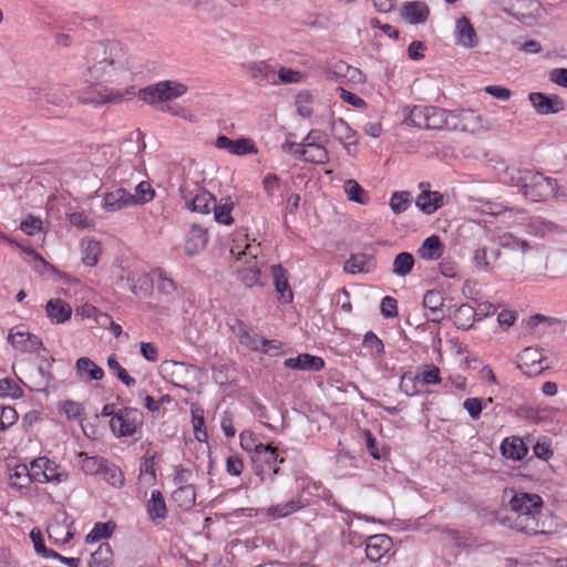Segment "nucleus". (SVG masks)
I'll list each match as a JSON object with an SVG mask.
<instances>
[{
	"mask_svg": "<svg viewBox=\"0 0 567 567\" xmlns=\"http://www.w3.org/2000/svg\"><path fill=\"white\" fill-rule=\"evenodd\" d=\"M392 539L384 534L372 535L367 539L365 555L373 563L381 558L391 549Z\"/></svg>",
	"mask_w": 567,
	"mask_h": 567,
	"instance_id": "nucleus-18",
	"label": "nucleus"
},
{
	"mask_svg": "<svg viewBox=\"0 0 567 567\" xmlns=\"http://www.w3.org/2000/svg\"><path fill=\"white\" fill-rule=\"evenodd\" d=\"M49 368H50V363L47 362L45 365H39L37 371L39 373V379L35 380V386L32 388L33 390H37V391H45L51 381L53 380V377L51 374V372L49 371Z\"/></svg>",
	"mask_w": 567,
	"mask_h": 567,
	"instance_id": "nucleus-62",
	"label": "nucleus"
},
{
	"mask_svg": "<svg viewBox=\"0 0 567 567\" xmlns=\"http://www.w3.org/2000/svg\"><path fill=\"white\" fill-rule=\"evenodd\" d=\"M109 484L121 487L124 484V475L121 468L114 464L105 463L101 474Z\"/></svg>",
	"mask_w": 567,
	"mask_h": 567,
	"instance_id": "nucleus-52",
	"label": "nucleus"
},
{
	"mask_svg": "<svg viewBox=\"0 0 567 567\" xmlns=\"http://www.w3.org/2000/svg\"><path fill=\"white\" fill-rule=\"evenodd\" d=\"M305 503L300 498L290 499L284 504L272 505L267 509L268 515L274 518L286 517L300 508L305 507Z\"/></svg>",
	"mask_w": 567,
	"mask_h": 567,
	"instance_id": "nucleus-37",
	"label": "nucleus"
},
{
	"mask_svg": "<svg viewBox=\"0 0 567 567\" xmlns=\"http://www.w3.org/2000/svg\"><path fill=\"white\" fill-rule=\"evenodd\" d=\"M75 373L82 381H100L104 377V371L101 367L94 363L87 357H81L75 362Z\"/></svg>",
	"mask_w": 567,
	"mask_h": 567,
	"instance_id": "nucleus-21",
	"label": "nucleus"
},
{
	"mask_svg": "<svg viewBox=\"0 0 567 567\" xmlns=\"http://www.w3.org/2000/svg\"><path fill=\"white\" fill-rule=\"evenodd\" d=\"M271 274L279 301L291 303L293 301V292L288 281V271L280 264H277L271 266Z\"/></svg>",
	"mask_w": 567,
	"mask_h": 567,
	"instance_id": "nucleus-17",
	"label": "nucleus"
},
{
	"mask_svg": "<svg viewBox=\"0 0 567 567\" xmlns=\"http://www.w3.org/2000/svg\"><path fill=\"white\" fill-rule=\"evenodd\" d=\"M527 168H519V167L512 166V167H507L502 175L503 183L508 186H512V187H517L519 193H522L524 195V197L527 195V193L532 188V182H516L515 179L517 176L513 172H523Z\"/></svg>",
	"mask_w": 567,
	"mask_h": 567,
	"instance_id": "nucleus-43",
	"label": "nucleus"
},
{
	"mask_svg": "<svg viewBox=\"0 0 567 567\" xmlns=\"http://www.w3.org/2000/svg\"><path fill=\"white\" fill-rule=\"evenodd\" d=\"M107 368L111 372H113L118 380H121L126 386H134L136 384V380L128 375L126 370L120 364L115 355H110L107 358Z\"/></svg>",
	"mask_w": 567,
	"mask_h": 567,
	"instance_id": "nucleus-53",
	"label": "nucleus"
},
{
	"mask_svg": "<svg viewBox=\"0 0 567 567\" xmlns=\"http://www.w3.org/2000/svg\"><path fill=\"white\" fill-rule=\"evenodd\" d=\"M423 306L429 309L431 313H437V317H433L431 321L441 322L444 319V298L440 291L429 290L423 297Z\"/></svg>",
	"mask_w": 567,
	"mask_h": 567,
	"instance_id": "nucleus-33",
	"label": "nucleus"
},
{
	"mask_svg": "<svg viewBox=\"0 0 567 567\" xmlns=\"http://www.w3.org/2000/svg\"><path fill=\"white\" fill-rule=\"evenodd\" d=\"M115 529V524L113 522L106 523H96L93 529L86 535V543L99 542L103 538H107L112 535Z\"/></svg>",
	"mask_w": 567,
	"mask_h": 567,
	"instance_id": "nucleus-49",
	"label": "nucleus"
},
{
	"mask_svg": "<svg viewBox=\"0 0 567 567\" xmlns=\"http://www.w3.org/2000/svg\"><path fill=\"white\" fill-rule=\"evenodd\" d=\"M509 514L498 516L502 525L526 535H549L555 530L554 518L544 509L543 498L535 493L517 492L508 503Z\"/></svg>",
	"mask_w": 567,
	"mask_h": 567,
	"instance_id": "nucleus-1",
	"label": "nucleus"
},
{
	"mask_svg": "<svg viewBox=\"0 0 567 567\" xmlns=\"http://www.w3.org/2000/svg\"><path fill=\"white\" fill-rule=\"evenodd\" d=\"M104 82H93L90 86L82 90L79 94V101L83 104L100 106L106 103H117L123 99V93L103 85Z\"/></svg>",
	"mask_w": 567,
	"mask_h": 567,
	"instance_id": "nucleus-9",
	"label": "nucleus"
},
{
	"mask_svg": "<svg viewBox=\"0 0 567 567\" xmlns=\"http://www.w3.org/2000/svg\"><path fill=\"white\" fill-rule=\"evenodd\" d=\"M85 73L92 82L112 83L126 70V58L123 47L117 41L93 43L84 56Z\"/></svg>",
	"mask_w": 567,
	"mask_h": 567,
	"instance_id": "nucleus-2",
	"label": "nucleus"
},
{
	"mask_svg": "<svg viewBox=\"0 0 567 567\" xmlns=\"http://www.w3.org/2000/svg\"><path fill=\"white\" fill-rule=\"evenodd\" d=\"M430 106L415 105L404 118V123L409 126L425 128L426 117Z\"/></svg>",
	"mask_w": 567,
	"mask_h": 567,
	"instance_id": "nucleus-48",
	"label": "nucleus"
},
{
	"mask_svg": "<svg viewBox=\"0 0 567 567\" xmlns=\"http://www.w3.org/2000/svg\"><path fill=\"white\" fill-rule=\"evenodd\" d=\"M528 100L540 115L556 114L565 110V102L558 95H548L540 92L529 93Z\"/></svg>",
	"mask_w": 567,
	"mask_h": 567,
	"instance_id": "nucleus-13",
	"label": "nucleus"
},
{
	"mask_svg": "<svg viewBox=\"0 0 567 567\" xmlns=\"http://www.w3.org/2000/svg\"><path fill=\"white\" fill-rule=\"evenodd\" d=\"M30 537L33 542L34 550L38 555H41L44 558H50V556H55V551L53 549H49L45 547L40 529L33 528L30 533Z\"/></svg>",
	"mask_w": 567,
	"mask_h": 567,
	"instance_id": "nucleus-59",
	"label": "nucleus"
},
{
	"mask_svg": "<svg viewBox=\"0 0 567 567\" xmlns=\"http://www.w3.org/2000/svg\"><path fill=\"white\" fill-rule=\"evenodd\" d=\"M343 188L350 200L361 205H365L368 203L369 195L357 181H346Z\"/></svg>",
	"mask_w": 567,
	"mask_h": 567,
	"instance_id": "nucleus-45",
	"label": "nucleus"
},
{
	"mask_svg": "<svg viewBox=\"0 0 567 567\" xmlns=\"http://www.w3.org/2000/svg\"><path fill=\"white\" fill-rule=\"evenodd\" d=\"M147 515L152 522L165 519L167 514L166 503L161 491L154 489L146 504Z\"/></svg>",
	"mask_w": 567,
	"mask_h": 567,
	"instance_id": "nucleus-28",
	"label": "nucleus"
},
{
	"mask_svg": "<svg viewBox=\"0 0 567 567\" xmlns=\"http://www.w3.org/2000/svg\"><path fill=\"white\" fill-rule=\"evenodd\" d=\"M32 482V474L29 472L27 465H17L9 474V485L17 489H22Z\"/></svg>",
	"mask_w": 567,
	"mask_h": 567,
	"instance_id": "nucleus-39",
	"label": "nucleus"
},
{
	"mask_svg": "<svg viewBox=\"0 0 567 567\" xmlns=\"http://www.w3.org/2000/svg\"><path fill=\"white\" fill-rule=\"evenodd\" d=\"M110 426L118 437L132 436L143 426V413L135 408L125 406L111 419Z\"/></svg>",
	"mask_w": 567,
	"mask_h": 567,
	"instance_id": "nucleus-8",
	"label": "nucleus"
},
{
	"mask_svg": "<svg viewBox=\"0 0 567 567\" xmlns=\"http://www.w3.org/2000/svg\"><path fill=\"white\" fill-rule=\"evenodd\" d=\"M154 460V455L145 457L140 467V477L145 480L147 484H153L156 480Z\"/></svg>",
	"mask_w": 567,
	"mask_h": 567,
	"instance_id": "nucleus-60",
	"label": "nucleus"
},
{
	"mask_svg": "<svg viewBox=\"0 0 567 567\" xmlns=\"http://www.w3.org/2000/svg\"><path fill=\"white\" fill-rule=\"evenodd\" d=\"M311 102H312V95L309 92H307V91L300 92L296 96L297 113L301 117H309V116H311V114H312V109L310 106Z\"/></svg>",
	"mask_w": 567,
	"mask_h": 567,
	"instance_id": "nucleus-58",
	"label": "nucleus"
},
{
	"mask_svg": "<svg viewBox=\"0 0 567 567\" xmlns=\"http://www.w3.org/2000/svg\"><path fill=\"white\" fill-rule=\"evenodd\" d=\"M505 12L513 16L517 20L527 22L535 18L536 12L540 8V3L536 0H497Z\"/></svg>",
	"mask_w": 567,
	"mask_h": 567,
	"instance_id": "nucleus-11",
	"label": "nucleus"
},
{
	"mask_svg": "<svg viewBox=\"0 0 567 567\" xmlns=\"http://www.w3.org/2000/svg\"><path fill=\"white\" fill-rule=\"evenodd\" d=\"M18 421V413L11 406L0 408V431H6Z\"/></svg>",
	"mask_w": 567,
	"mask_h": 567,
	"instance_id": "nucleus-64",
	"label": "nucleus"
},
{
	"mask_svg": "<svg viewBox=\"0 0 567 567\" xmlns=\"http://www.w3.org/2000/svg\"><path fill=\"white\" fill-rule=\"evenodd\" d=\"M475 319L476 311L472 306L463 303L457 308L455 313V324L457 326V328L464 330L470 329L472 328Z\"/></svg>",
	"mask_w": 567,
	"mask_h": 567,
	"instance_id": "nucleus-42",
	"label": "nucleus"
},
{
	"mask_svg": "<svg viewBox=\"0 0 567 567\" xmlns=\"http://www.w3.org/2000/svg\"><path fill=\"white\" fill-rule=\"evenodd\" d=\"M247 70L257 84H276L278 82L276 70L265 61L249 63Z\"/></svg>",
	"mask_w": 567,
	"mask_h": 567,
	"instance_id": "nucleus-22",
	"label": "nucleus"
},
{
	"mask_svg": "<svg viewBox=\"0 0 567 567\" xmlns=\"http://www.w3.org/2000/svg\"><path fill=\"white\" fill-rule=\"evenodd\" d=\"M82 260L86 266H95L101 255V245L97 240L82 241Z\"/></svg>",
	"mask_w": 567,
	"mask_h": 567,
	"instance_id": "nucleus-46",
	"label": "nucleus"
},
{
	"mask_svg": "<svg viewBox=\"0 0 567 567\" xmlns=\"http://www.w3.org/2000/svg\"><path fill=\"white\" fill-rule=\"evenodd\" d=\"M106 462L107 461L103 457L85 456L82 461L81 468L84 471V473L90 475L101 474Z\"/></svg>",
	"mask_w": 567,
	"mask_h": 567,
	"instance_id": "nucleus-57",
	"label": "nucleus"
},
{
	"mask_svg": "<svg viewBox=\"0 0 567 567\" xmlns=\"http://www.w3.org/2000/svg\"><path fill=\"white\" fill-rule=\"evenodd\" d=\"M173 502L182 509H190L196 499L195 486L192 484L182 485L172 494Z\"/></svg>",
	"mask_w": 567,
	"mask_h": 567,
	"instance_id": "nucleus-34",
	"label": "nucleus"
},
{
	"mask_svg": "<svg viewBox=\"0 0 567 567\" xmlns=\"http://www.w3.org/2000/svg\"><path fill=\"white\" fill-rule=\"evenodd\" d=\"M113 551L107 543L101 544L99 548L92 553L90 567H112Z\"/></svg>",
	"mask_w": 567,
	"mask_h": 567,
	"instance_id": "nucleus-38",
	"label": "nucleus"
},
{
	"mask_svg": "<svg viewBox=\"0 0 567 567\" xmlns=\"http://www.w3.org/2000/svg\"><path fill=\"white\" fill-rule=\"evenodd\" d=\"M330 73L336 78H344L347 81L355 84L365 81L364 74L358 68L351 66L343 61L336 62L331 66Z\"/></svg>",
	"mask_w": 567,
	"mask_h": 567,
	"instance_id": "nucleus-32",
	"label": "nucleus"
},
{
	"mask_svg": "<svg viewBox=\"0 0 567 567\" xmlns=\"http://www.w3.org/2000/svg\"><path fill=\"white\" fill-rule=\"evenodd\" d=\"M411 205V194L409 192H394L390 199V207L395 214L405 212Z\"/></svg>",
	"mask_w": 567,
	"mask_h": 567,
	"instance_id": "nucleus-55",
	"label": "nucleus"
},
{
	"mask_svg": "<svg viewBox=\"0 0 567 567\" xmlns=\"http://www.w3.org/2000/svg\"><path fill=\"white\" fill-rule=\"evenodd\" d=\"M155 190L148 182H141L135 187V194H132L134 205L145 204L154 198Z\"/></svg>",
	"mask_w": 567,
	"mask_h": 567,
	"instance_id": "nucleus-56",
	"label": "nucleus"
},
{
	"mask_svg": "<svg viewBox=\"0 0 567 567\" xmlns=\"http://www.w3.org/2000/svg\"><path fill=\"white\" fill-rule=\"evenodd\" d=\"M42 482H65L69 477V474L65 471H59V466L55 462L49 460V464H45L42 471Z\"/></svg>",
	"mask_w": 567,
	"mask_h": 567,
	"instance_id": "nucleus-54",
	"label": "nucleus"
},
{
	"mask_svg": "<svg viewBox=\"0 0 567 567\" xmlns=\"http://www.w3.org/2000/svg\"><path fill=\"white\" fill-rule=\"evenodd\" d=\"M284 458H279L278 449L270 445H259L257 454H251L254 473L264 483L267 478L271 482L279 473V464L284 463Z\"/></svg>",
	"mask_w": 567,
	"mask_h": 567,
	"instance_id": "nucleus-6",
	"label": "nucleus"
},
{
	"mask_svg": "<svg viewBox=\"0 0 567 567\" xmlns=\"http://www.w3.org/2000/svg\"><path fill=\"white\" fill-rule=\"evenodd\" d=\"M403 17L411 24L423 23L427 20L430 9L425 2L412 1L403 6Z\"/></svg>",
	"mask_w": 567,
	"mask_h": 567,
	"instance_id": "nucleus-24",
	"label": "nucleus"
},
{
	"mask_svg": "<svg viewBox=\"0 0 567 567\" xmlns=\"http://www.w3.org/2000/svg\"><path fill=\"white\" fill-rule=\"evenodd\" d=\"M451 128L463 132H477L483 127L481 115L472 109L452 111Z\"/></svg>",
	"mask_w": 567,
	"mask_h": 567,
	"instance_id": "nucleus-12",
	"label": "nucleus"
},
{
	"mask_svg": "<svg viewBox=\"0 0 567 567\" xmlns=\"http://www.w3.org/2000/svg\"><path fill=\"white\" fill-rule=\"evenodd\" d=\"M207 244V230L198 225L190 227L188 238L186 241V250L189 254H195L205 248Z\"/></svg>",
	"mask_w": 567,
	"mask_h": 567,
	"instance_id": "nucleus-35",
	"label": "nucleus"
},
{
	"mask_svg": "<svg viewBox=\"0 0 567 567\" xmlns=\"http://www.w3.org/2000/svg\"><path fill=\"white\" fill-rule=\"evenodd\" d=\"M330 131L332 136L344 146L357 144V141L352 140L357 132L343 118H332L330 121Z\"/></svg>",
	"mask_w": 567,
	"mask_h": 567,
	"instance_id": "nucleus-27",
	"label": "nucleus"
},
{
	"mask_svg": "<svg viewBox=\"0 0 567 567\" xmlns=\"http://www.w3.org/2000/svg\"><path fill=\"white\" fill-rule=\"evenodd\" d=\"M72 523L73 522H69V517L65 512L55 514L47 527L49 539L54 545L69 543L73 538V532L71 530Z\"/></svg>",
	"mask_w": 567,
	"mask_h": 567,
	"instance_id": "nucleus-10",
	"label": "nucleus"
},
{
	"mask_svg": "<svg viewBox=\"0 0 567 567\" xmlns=\"http://www.w3.org/2000/svg\"><path fill=\"white\" fill-rule=\"evenodd\" d=\"M538 357L539 354L537 353V350L526 348L520 355L523 363L518 364V368L523 370L524 365L530 367L533 369L532 371H524V373L529 375L540 373L544 370V367L542 365L543 360Z\"/></svg>",
	"mask_w": 567,
	"mask_h": 567,
	"instance_id": "nucleus-40",
	"label": "nucleus"
},
{
	"mask_svg": "<svg viewBox=\"0 0 567 567\" xmlns=\"http://www.w3.org/2000/svg\"><path fill=\"white\" fill-rule=\"evenodd\" d=\"M444 245L436 235L427 237L417 249L416 254L424 260H437L442 257Z\"/></svg>",
	"mask_w": 567,
	"mask_h": 567,
	"instance_id": "nucleus-26",
	"label": "nucleus"
},
{
	"mask_svg": "<svg viewBox=\"0 0 567 567\" xmlns=\"http://www.w3.org/2000/svg\"><path fill=\"white\" fill-rule=\"evenodd\" d=\"M513 173L517 176L515 179L516 182H532V188L525 198L534 203H539L547 199L550 195H553L557 185L556 179L546 177L544 174L533 169Z\"/></svg>",
	"mask_w": 567,
	"mask_h": 567,
	"instance_id": "nucleus-7",
	"label": "nucleus"
},
{
	"mask_svg": "<svg viewBox=\"0 0 567 567\" xmlns=\"http://www.w3.org/2000/svg\"><path fill=\"white\" fill-rule=\"evenodd\" d=\"M47 315L54 323H63L72 315L71 306L62 299H51L47 303Z\"/></svg>",
	"mask_w": 567,
	"mask_h": 567,
	"instance_id": "nucleus-29",
	"label": "nucleus"
},
{
	"mask_svg": "<svg viewBox=\"0 0 567 567\" xmlns=\"http://www.w3.org/2000/svg\"><path fill=\"white\" fill-rule=\"evenodd\" d=\"M192 421L195 437L199 442H205L208 439V434L205 426L204 410L200 408H192Z\"/></svg>",
	"mask_w": 567,
	"mask_h": 567,
	"instance_id": "nucleus-47",
	"label": "nucleus"
},
{
	"mask_svg": "<svg viewBox=\"0 0 567 567\" xmlns=\"http://www.w3.org/2000/svg\"><path fill=\"white\" fill-rule=\"evenodd\" d=\"M301 153L303 154V161L308 163L324 164L329 161V153L321 143L308 146Z\"/></svg>",
	"mask_w": 567,
	"mask_h": 567,
	"instance_id": "nucleus-44",
	"label": "nucleus"
},
{
	"mask_svg": "<svg viewBox=\"0 0 567 567\" xmlns=\"http://www.w3.org/2000/svg\"><path fill=\"white\" fill-rule=\"evenodd\" d=\"M132 194L120 187L104 195L103 208L107 212H117L124 207L133 206Z\"/></svg>",
	"mask_w": 567,
	"mask_h": 567,
	"instance_id": "nucleus-23",
	"label": "nucleus"
},
{
	"mask_svg": "<svg viewBox=\"0 0 567 567\" xmlns=\"http://www.w3.org/2000/svg\"><path fill=\"white\" fill-rule=\"evenodd\" d=\"M375 258L369 254H351L350 258L344 262L343 270L347 274H368L375 269Z\"/></svg>",
	"mask_w": 567,
	"mask_h": 567,
	"instance_id": "nucleus-19",
	"label": "nucleus"
},
{
	"mask_svg": "<svg viewBox=\"0 0 567 567\" xmlns=\"http://www.w3.org/2000/svg\"><path fill=\"white\" fill-rule=\"evenodd\" d=\"M414 266V257L408 251L400 252L393 260L392 272L399 277L409 275Z\"/></svg>",
	"mask_w": 567,
	"mask_h": 567,
	"instance_id": "nucleus-41",
	"label": "nucleus"
},
{
	"mask_svg": "<svg viewBox=\"0 0 567 567\" xmlns=\"http://www.w3.org/2000/svg\"><path fill=\"white\" fill-rule=\"evenodd\" d=\"M215 147L226 150L233 155L244 156L247 154H257L258 150L249 138L230 140L225 135L217 136Z\"/></svg>",
	"mask_w": 567,
	"mask_h": 567,
	"instance_id": "nucleus-15",
	"label": "nucleus"
},
{
	"mask_svg": "<svg viewBox=\"0 0 567 567\" xmlns=\"http://www.w3.org/2000/svg\"><path fill=\"white\" fill-rule=\"evenodd\" d=\"M286 368L301 371H320L324 367V361L322 358L302 353L296 358H288L284 362Z\"/></svg>",
	"mask_w": 567,
	"mask_h": 567,
	"instance_id": "nucleus-20",
	"label": "nucleus"
},
{
	"mask_svg": "<svg viewBox=\"0 0 567 567\" xmlns=\"http://www.w3.org/2000/svg\"><path fill=\"white\" fill-rule=\"evenodd\" d=\"M234 204L227 198L226 203L224 204H217L216 200L213 204V212L215 216V220L224 224V225H230L233 224L234 219L231 217V209Z\"/></svg>",
	"mask_w": 567,
	"mask_h": 567,
	"instance_id": "nucleus-51",
	"label": "nucleus"
},
{
	"mask_svg": "<svg viewBox=\"0 0 567 567\" xmlns=\"http://www.w3.org/2000/svg\"><path fill=\"white\" fill-rule=\"evenodd\" d=\"M233 255L237 254L236 261L240 262L248 255L249 259H246L243 265L238 266L235 270L237 279L248 289L264 288L267 282L266 276L262 275L259 262L256 259V255H251L249 251V245L244 250L235 252L233 248L230 250Z\"/></svg>",
	"mask_w": 567,
	"mask_h": 567,
	"instance_id": "nucleus-3",
	"label": "nucleus"
},
{
	"mask_svg": "<svg viewBox=\"0 0 567 567\" xmlns=\"http://www.w3.org/2000/svg\"><path fill=\"white\" fill-rule=\"evenodd\" d=\"M501 451L506 458L520 461L527 454L528 449L520 437L512 436L502 442Z\"/></svg>",
	"mask_w": 567,
	"mask_h": 567,
	"instance_id": "nucleus-30",
	"label": "nucleus"
},
{
	"mask_svg": "<svg viewBox=\"0 0 567 567\" xmlns=\"http://www.w3.org/2000/svg\"><path fill=\"white\" fill-rule=\"evenodd\" d=\"M427 112L429 114L425 124L426 130H441L444 127L451 128L452 111L430 106Z\"/></svg>",
	"mask_w": 567,
	"mask_h": 567,
	"instance_id": "nucleus-31",
	"label": "nucleus"
},
{
	"mask_svg": "<svg viewBox=\"0 0 567 567\" xmlns=\"http://www.w3.org/2000/svg\"><path fill=\"white\" fill-rule=\"evenodd\" d=\"M363 347L370 352L373 358H381L384 354V344L382 340L372 331L364 334Z\"/></svg>",
	"mask_w": 567,
	"mask_h": 567,
	"instance_id": "nucleus-50",
	"label": "nucleus"
},
{
	"mask_svg": "<svg viewBox=\"0 0 567 567\" xmlns=\"http://www.w3.org/2000/svg\"><path fill=\"white\" fill-rule=\"evenodd\" d=\"M421 194L416 197L415 205L426 215L435 213L439 208L444 206V196L440 192H432L429 189L430 184L420 183Z\"/></svg>",
	"mask_w": 567,
	"mask_h": 567,
	"instance_id": "nucleus-14",
	"label": "nucleus"
},
{
	"mask_svg": "<svg viewBox=\"0 0 567 567\" xmlns=\"http://www.w3.org/2000/svg\"><path fill=\"white\" fill-rule=\"evenodd\" d=\"M179 195L186 208L200 214H209L215 197L197 182L185 178L179 186Z\"/></svg>",
	"mask_w": 567,
	"mask_h": 567,
	"instance_id": "nucleus-4",
	"label": "nucleus"
},
{
	"mask_svg": "<svg viewBox=\"0 0 567 567\" xmlns=\"http://www.w3.org/2000/svg\"><path fill=\"white\" fill-rule=\"evenodd\" d=\"M457 43L465 48H474L477 45V35L474 27L466 17H462L456 22Z\"/></svg>",
	"mask_w": 567,
	"mask_h": 567,
	"instance_id": "nucleus-25",
	"label": "nucleus"
},
{
	"mask_svg": "<svg viewBox=\"0 0 567 567\" xmlns=\"http://www.w3.org/2000/svg\"><path fill=\"white\" fill-rule=\"evenodd\" d=\"M187 90V85L184 83L165 80L141 89L138 97L143 102L154 105L156 103L173 101L184 95Z\"/></svg>",
	"mask_w": 567,
	"mask_h": 567,
	"instance_id": "nucleus-5",
	"label": "nucleus"
},
{
	"mask_svg": "<svg viewBox=\"0 0 567 567\" xmlns=\"http://www.w3.org/2000/svg\"><path fill=\"white\" fill-rule=\"evenodd\" d=\"M23 391L11 379L4 378L0 380V396H10L12 399L21 398Z\"/></svg>",
	"mask_w": 567,
	"mask_h": 567,
	"instance_id": "nucleus-61",
	"label": "nucleus"
},
{
	"mask_svg": "<svg viewBox=\"0 0 567 567\" xmlns=\"http://www.w3.org/2000/svg\"><path fill=\"white\" fill-rule=\"evenodd\" d=\"M240 445L241 447L250 452L251 454H257L259 450V445H265L264 443L258 442L257 437L250 431H244L240 433Z\"/></svg>",
	"mask_w": 567,
	"mask_h": 567,
	"instance_id": "nucleus-63",
	"label": "nucleus"
},
{
	"mask_svg": "<svg viewBox=\"0 0 567 567\" xmlns=\"http://www.w3.org/2000/svg\"><path fill=\"white\" fill-rule=\"evenodd\" d=\"M8 340L14 348L22 350H29L30 348L42 344V342L37 337L24 331H11L8 336Z\"/></svg>",
	"mask_w": 567,
	"mask_h": 567,
	"instance_id": "nucleus-36",
	"label": "nucleus"
},
{
	"mask_svg": "<svg viewBox=\"0 0 567 567\" xmlns=\"http://www.w3.org/2000/svg\"><path fill=\"white\" fill-rule=\"evenodd\" d=\"M156 280V287L157 290L163 293L167 301L171 299H174L176 291H177V285L174 281L172 277L168 276V274L162 269L156 268L152 271V278H150L147 275H143L140 278V281L144 285H148L150 282H153Z\"/></svg>",
	"mask_w": 567,
	"mask_h": 567,
	"instance_id": "nucleus-16",
	"label": "nucleus"
}]
</instances>
